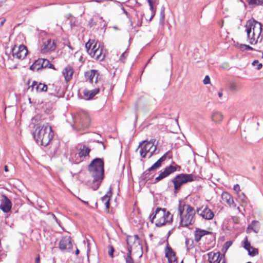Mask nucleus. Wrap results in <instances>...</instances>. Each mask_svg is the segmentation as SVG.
Masks as SVG:
<instances>
[{"mask_svg":"<svg viewBox=\"0 0 263 263\" xmlns=\"http://www.w3.org/2000/svg\"><path fill=\"white\" fill-rule=\"evenodd\" d=\"M177 209L178 215L180 217V226L187 227L194 223L196 211L193 207L179 201Z\"/></svg>","mask_w":263,"mask_h":263,"instance_id":"f257e3e1","label":"nucleus"},{"mask_svg":"<svg viewBox=\"0 0 263 263\" xmlns=\"http://www.w3.org/2000/svg\"><path fill=\"white\" fill-rule=\"evenodd\" d=\"M33 138L38 144L46 146L53 137V132L51 126L46 123L42 126H37L32 133Z\"/></svg>","mask_w":263,"mask_h":263,"instance_id":"f03ea898","label":"nucleus"},{"mask_svg":"<svg viewBox=\"0 0 263 263\" xmlns=\"http://www.w3.org/2000/svg\"><path fill=\"white\" fill-rule=\"evenodd\" d=\"M173 216L165 208L158 207L155 213L149 216L152 223L154 222V219H156L155 225L157 227H161L166 223H171L173 221Z\"/></svg>","mask_w":263,"mask_h":263,"instance_id":"7ed1b4c3","label":"nucleus"},{"mask_svg":"<svg viewBox=\"0 0 263 263\" xmlns=\"http://www.w3.org/2000/svg\"><path fill=\"white\" fill-rule=\"evenodd\" d=\"M194 180V176L192 174L182 173L176 175L171 180L174 185V193H178L183 185Z\"/></svg>","mask_w":263,"mask_h":263,"instance_id":"20e7f679","label":"nucleus"},{"mask_svg":"<svg viewBox=\"0 0 263 263\" xmlns=\"http://www.w3.org/2000/svg\"><path fill=\"white\" fill-rule=\"evenodd\" d=\"M88 172L92 177L89 185L93 190L99 189V158L93 159L88 166Z\"/></svg>","mask_w":263,"mask_h":263,"instance_id":"39448f33","label":"nucleus"},{"mask_svg":"<svg viewBox=\"0 0 263 263\" xmlns=\"http://www.w3.org/2000/svg\"><path fill=\"white\" fill-rule=\"evenodd\" d=\"M139 148H140V154L141 157L145 158L146 155L148 153H151L149 155L150 157L153 155V153L156 150V146H154V143L151 141L144 140L140 143L136 151Z\"/></svg>","mask_w":263,"mask_h":263,"instance_id":"423d86ee","label":"nucleus"},{"mask_svg":"<svg viewBox=\"0 0 263 263\" xmlns=\"http://www.w3.org/2000/svg\"><path fill=\"white\" fill-rule=\"evenodd\" d=\"M245 27L247 35L249 36H250V34L252 33V32H253V34H261L262 25L260 23L253 18L249 20L247 22Z\"/></svg>","mask_w":263,"mask_h":263,"instance_id":"0eeeda50","label":"nucleus"},{"mask_svg":"<svg viewBox=\"0 0 263 263\" xmlns=\"http://www.w3.org/2000/svg\"><path fill=\"white\" fill-rule=\"evenodd\" d=\"M172 164H174V165H170L169 166L166 167L164 171L155 178L154 183L158 182L162 179L167 177L171 174L174 173V172L176 171H179L180 170V166L177 165L174 161L172 162Z\"/></svg>","mask_w":263,"mask_h":263,"instance_id":"6e6552de","label":"nucleus"},{"mask_svg":"<svg viewBox=\"0 0 263 263\" xmlns=\"http://www.w3.org/2000/svg\"><path fill=\"white\" fill-rule=\"evenodd\" d=\"M144 13L142 11L133 9L131 12L130 18V25L133 28L140 27L142 24V18Z\"/></svg>","mask_w":263,"mask_h":263,"instance_id":"1a4fd4ad","label":"nucleus"},{"mask_svg":"<svg viewBox=\"0 0 263 263\" xmlns=\"http://www.w3.org/2000/svg\"><path fill=\"white\" fill-rule=\"evenodd\" d=\"M76 123L82 126V128H87L89 126L90 122V117L88 113L84 110L80 111L77 113L75 118Z\"/></svg>","mask_w":263,"mask_h":263,"instance_id":"9d476101","label":"nucleus"},{"mask_svg":"<svg viewBox=\"0 0 263 263\" xmlns=\"http://www.w3.org/2000/svg\"><path fill=\"white\" fill-rule=\"evenodd\" d=\"M126 242L127 245V251H129V249L130 248V251H132V246L134 245H136V246H139V248H140L141 250V253L140 255V257H141L142 255V246L141 243V240L139 237L138 235H134L133 236L128 235L126 237Z\"/></svg>","mask_w":263,"mask_h":263,"instance_id":"9b49d317","label":"nucleus"},{"mask_svg":"<svg viewBox=\"0 0 263 263\" xmlns=\"http://www.w3.org/2000/svg\"><path fill=\"white\" fill-rule=\"evenodd\" d=\"M59 249L63 252H69L72 249V244L69 236L62 238L59 242Z\"/></svg>","mask_w":263,"mask_h":263,"instance_id":"f8f14e48","label":"nucleus"},{"mask_svg":"<svg viewBox=\"0 0 263 263\" xmlns=\"http://www.w3.org/2000/svg\"><path fill=\"white\" fill-rule=\"evenodd\" d=\"M196 212L198 214L200 215L203 218L206 220L213 219L214 216L213 212L209 209L208 206H202L197 209Z\"/></svg>","mask_w":263,"mask_h":263,"instance_id":"ddd939ff","label":"nucleus"},{"mask_svg":"<svg viewBox=\"0 0 263 263\" xmlns=\"http://www.w3.org/2000/svg\"><path fill=\"white\" fill-rule=\"evenodd\" d=\"M85 47L87 49L88 53L92 57H95L96 60L99 59V54H97V52L99 49V46H97V43H94V41L89 40L85 44Z\"/></svg>","mask_w":263,"mask_h":263,"instance_id":"4468645a","label":"nucleus"},{"mask_svg":"<svg viewBox=\"0 0 263 263\" xmlns=\"http://www.w3.org/2000/svg\"><path fill=\"white\" fill-rule=\"evenodd\" d=\"M12 52L14 58L18 59H23L26 56L28 50L25 46L21 45L17 48H14Z\"/></svg>","mask_w":263,"mask_h":263,"instance_id":"2eb2a0df","label":"nucleus"},{"mask_svg":"<svg viewBox=\"0 0 263 263\" xmlns=\"http://www.w3.org/2000/svg\"><path fill=\"white\" fill-rule=\"evenodd\" d=\"M210 263H225L224 255L219 252H209L208 254Z\"/></svg>","mask_w":263,"mask_h":263,"instance_id":"dca6fc26","label":"nucleus"},{"mask_svg":"<svg viewBox=\"0 0 263 263\" xmlns=\"http://www.w3.org/2000/svg\"><path fill=\"white\" fill-rule=\"evenodd\" d=\"M56 48V45L53 40L48 39L43 42L41 48L42 53L50 52L54 51Z\"/></svg>","mask_w":263,"mask_h":263,"instance_id":"f3484780","label":"nucleus"},{"mask_svg":"<svg viewBox=\"0 0 263 263\" xmlns=\"http://www.w3.org/2000/svg\"><path fill=\"white\" fill-rule=\"evenodd\" d=\"M112 187L110 186L108 191L106 193V194L103 196L101 200L102 202L104 203L105 205V212L107 213H109L110 212V198L112 197Z\"/></svg>","mask_w":263,"mask_h":263,"instance_id":"a211bd4d","label":"nucleus"},{"mask_svg":"<svg viewBox=\"0 0 263 263\" xmlns=\"http://www.w3.org/2000/svg\"><path fill=\"white\" fill-rule=\"evenodd\" d=\"M12 207V203L10 199L5 195H2L0 204V209L5 213L9 212Z\"/></svg>","mask_w":263,"mask_h":263,"instance_id":"6ab92c4d","label":"nucleus"},{"mask_svg":"<svg viewBox=\"0 0 263 263\" xmlns=\"http://www.w3.org/2000/svg\"><path fill=\"white\" fill-rule=\"evenodd\" d=\"M165 257L167 258L169 263H178L176 253L172 248L168 246V244L165 248Z\"/></svg>","mask_w":263,"mask_h":263,"instance_id":"aec40b11","label":"nucleus"},{"mask_svg":"<svg viewBox=\"0 0 263 263\" xmlns=\"http://www.w3.org/2000/svg\"><path fill=\"white\" fill-rule=\"evenodd\" d=\"M62 84V81H57L54 82L53 84H49L48 85V89L50 93L53 96H56L58 94L61 89V86Z\"/></svg>","mask_w":263,"mask_h":263,"instance_id":"412c9836","label":"nucleus"},{"mask_svg":"<svg viewBox=\"0 0 263 263\" xmlns=\"http://www.w3.org/2000/svg\"><path fill=\"white\" fill-rule=\"evenodd\" d=\"M74 70L70 65H67L62 70V75L66 82H69L72 78Z\"/></svg>","mask_w":263,"mask_h":263,"instance_id":"4be33fe9","label":"nucleus"},{"mask_svg":"<svg viewBox=\"0 0 263 263\" xmlns=\"http://www.w3.org/2000/svg\"><path fill=\"white\" fill-rule=\"evenodd\" d=\"M31 88V90L32 91L34 89L37 92H41L46 91L48 90V86L46 84L39 83L36 81H33L32 84L29 87V89Z\"/></svg>","mask_w":263,"mask_h":263,"instance_id":"5701e85b","label":"nucleus"},{"mask_svg":"<svg viewBox=\"0 0 263 263\" xmlns=\"http://www.w3.org/2000/svg\"><path fill=\"white\" fill-rule=\"evenodd\" d=\"M78 150V156L82 160L88 156L90 152V149L87 146L84 144L79 145Z\"/></svg>","mask_w":263,"mask_h":263,"instance_id":"b1692460","label":"nucleus"},{"mask_svg":"<svg viewBox=\"0 0 263 263\" xmlns=\"http://www.w3.org/2000/svg\"><path fill=\"white\" fill-rule=\"evenodd\" d=\"M222 200L226 202L230 206L235 208L236 204L235 203L232 196L227 192H223L221 194Z\"/></svg>","mask_w":263,"mask_h":263,"instance_id":"393cba45","label":"nucleus"},{"mask_svg":"<svg viewBox=\"0 0 263 263\" xmlns=\"http://www.w3.org/2000/svg\"><path fill=\"white\" fill-rule=\"evenodd\" d=\"M99 93V88L89 90L86 88L84 89L83 93L84 99L86 100H92L93 97Z\"/></svg>","mask_w":263,"mask_h":263,"instance_id":"a878e982","label":"nucleus"},{"mask_svg":"<svg viewBox=\"0 0 263 263\" xmlns=\"http://www.w3.org/2000/svg\"><path fill=\"white\" fill-rule=\"evenodd\" d=\"M156 169H157V168L153 167V165L151 167L143 173L140 177L141 179L146 181L151 180L154 176V175L152 174L151 172L154 171Z\"/></svg>","mask_w":263,"mask_h":263,"instance_id":"bb28decb","label":"nucleus"},{"mask_svg":"<svg viewBox=\"0 0 263 263\" xmlns=\"http://www.w3.org/2000/svg\"><path fill=\"white\" fill-rule=\"evenodd\" d=\"M210 233V232L209 231L201 230L200 229H196L194 233L195 240L196 242H199L200 240L202 237Z\"/></svg>","mask_w":263,"mask_h":263,"instance_id":"cd10ccee","label":"nucleus"},{"mask_svg":"<svg viewBox=\"0 0 263 263\" xmlns=\"http://www.w3.org/2000/svg\"><path fill=\"white\" fill-rule=\"evenodd\" d=\"M259 229L260 226L259 222L256 220H253L251 224L248 226L247 231L248 233L249 230H251L255 233H257L259 231Z\"/></svg>","mask_w":263,"mask_h":263,"instance_id":"c85d7f7f","label":"nucleus"},{"mask_svg":"<svg viewBox=\"0 0 263 263\" xmlns=\"http://www.w3.org/2000/svg\"><path fill=\"white\" fill-rule=\"evenodd\" d=\"M211 119L215 123H219L223 120V115L220 112L215 111L212 114Z\"/></svg>","mask_w":263,"mask_h":263,"instance_id":"c756f323","label":"nucleus"},{"mask_svg":"<svg viewBox=\"0 0 263 263\" xmlns=\"http://www.w3.org/2000/svg\"><path fill=\"white\" fill-rule=\"evenodd\" d=\"M43 68V65L42 64L41 59H39L36 60L30 66V69L33 71L39 70Z\"/></svg>","mask_w":263,"mask_h":263,"instance_id":"7c9ffc66","label":"nucleus"},{"mask_svg":"<svg viewBox=\"0 0 263 263\" xmlns=\"http://www.w3.org/2000/svg\"><path fill=\"white\" fill-rule=\"evenodd\" d=\"M97 72V70H93V69L85 72V79L87 80H89V82L92 83V80H93L94 77L95 76Z\"/></svg>","mask_w":263,"mask_h":263,"instance_id":"2f4dec72","label":"nucleus"},{"mask_svg":"<svg viewBox=\"0 0 263 263\" xmlns=\"http://www.w3.org/2000/svg\"><path fill=\"white\" fill-rule=\"evenodd\" d=\"M104 163L103 159L100 158V184L104 179Z\"/></svg>","mask_w":263,"mask_h":263,"instance_id":"473e14b6","label":"nucleus"},{"mask_svg":"<svg viewBox=\"0 0 263 263\" xmlns=\"http://www.w3.org/2000/svg\"><path fill=\"white\" fill-rule=\"evenodd\" d=\"M260 35V34H253V32H252V33L250 34V36L247 35L249 43L251 44H255L257 42L256 39L259 37Z\"/></svg>","mask_w":263,"mask_h":263,"instance_id":"72a5a7b5","label":"nucleus"},{"mask_svg":"<svg viewBox=\"0 0 263 263\" xmlns=\"http://www.w3.org/2000/svg\"><path fill=\"white\" fill-rule=\"evenodd\" d=\"M100 61H102L108 54V52L104 48V47L103 46H101L100 44Z\"/></svg>","mask_w":263,"mask_h":263,"instance_id":"f704fd0d","label":"nucleus"},{"mask_svg":"<svg viewBox=\"0 0 263 263\" xmlns=\"http://www.w3.org/2000/svg\"><path fill=\"white\" fill-rule=\"evenodd\" d=\"M166 159L167 158L163 155L153 164V167L159 168L161 166L162 163L166 160Z\"/></svg>","mask_w":263,"mask_h":263,"instance_id":"c9c22d12","label":"nucleus"},{"mask_svg":"<svg viewBox=\"0 0 263 263\" xmlns=\"http://www.w3.org/2000/svg\"><path fill=\"white\" fill-rule=\"evenodd\" d=\"M164 18H165V8L163 6L160 11V18H159V24L161 25H163L164 23Z\"/></svg>","mask_w":263,"mask_h":263,"instance_id":"e433bc0d","label":"nucleus"},{"mask_svg":"<svg viewBox=\"0 0 263 263\" xmlns=\"http://www.w3.org/2000/svg\"><path fill=\"white\" fill-rule=\"evenodd\" d=\"M185 243L186 250L187 251H189L191 249L193 248L194 241L192 239L186 238Z\"/></svg>","mask_w":263,"mask_h":263,"instance_id":"4c0bfd02","label":"nucleus"},{"mask_svg":"<svg viewBox=\"0 0 263 263\" xmlns=\"http://www.w3.org/2000/svg\"><path fill=\"white\" fill-rule=\"evenodd\" d=\"M250 5H262L263 0H247Z\"/></svg>","mask_w":263,"mask_h":263,"instance_id":"58836bf2","label":"nucleus"},{"mask_svg":"<svg viewBox=\"0 0 263 263\" xmlns=\"http://www.w3.org/2000/svg\"><path fill=\"white\" fill-rule=\"evenodd\" d=\"M125 261L126 263H134V259L132 257V251H130V248L125 257Z\"/></svg>","mask_w":263,"mask_h":263,"instance_id":"ea45409f","label":"nucleus"},{"mask_svg":"<svg viewBox=\"0 0 263 263\" xmlns=\"http://www.w3.org/2000/svg\"><path fill=\"white\" fill-rule=\"evenodd\" d=\"M148 5L149 6L150 10L152 12L151 16L149 19V21H150L152 20V19L155 16L156 12V9L154 8V4H152L151 1L149 2V4H148Z\"/></svg>","mask_w":263,"mask_h":263,"instance_id":"a19ab883","label":"nucleus"},{"mask_svg":"<svg viewBox=\"0 0 263 263\" xmlns=\"http://www.w3.org/2000/svg\"><path fill=\"white\" fill-rule=\"evenodd\" d=\"M258 250L252 247L250 250H248V254L251 256H254L258 254Z\"/></svg>","mask_w":263,"mask_h":263,"instance_id":"79ce46f5","label":"nucleus"},{"mask_svg":"<svg viewBox=\"0 0 263 263\" xmlns=\"http://www.w3.org/2000/svg\"><path fill=\"white\" fill-rule=\"evenodd\" d=\"M243 247L248 251V250H250L251 248H252L250 243L248 241V238L247 237L245 238V240H244Z\"/></svg>","mask_w":263,"mask_h":263,"instance_id":"37998d69","label":"nucleus"},{"mask_svg":"<svg viewBox=\"0 0 263 263\" xmlns=\"http://www.w3.org/2000/svg\"><path fill=\"white\" fill-rule=\"evenodd\" d=\"M108 254L109 255V256L111 257V258H113L114 257V252L115 251V249H114V248L113 247V246H111V245H109L108 246Z\"/></svg>","mask_w":263,"mask_h":263,"instance_id":"c03bdc74","label":"nucleus"},{"mask_svg":"<svg viewBox=\"0 0 263 263\" xmlns=\"http://www.w3.org/2000/svg\"><path fill=\"white\" fill-rule=\"evenodd\" d=\"M252 64L254 66H257L256 69L257 70H260L262 67V64L261 63H259L258 60H254L252 62Z\"/></svg>","mask_w":263,"mask_h":263,"instance_id":"a18cd8bd","label":"nucleus"},{"mask_svg":"<svg viewBox=\"0 0 263 263\" xmlns=\"http://www.w3.org/2000/svg\"><path fill=\"white\" fill-rule=\"evenodd\" d=\"M41 60L42 64L43 65V68H48L49 65L50 64L49 61L45 59H41Z\"/></svg>","mask_w":263,"mask_h":263,"instance_id":"49530a36","label":"nucleus"},{"mask_svg":"<svg viewBox=\"0 0 263 263\" xmlns=\"http://www.w3.org/2000/svg\"><path fill=\"white\" fill-rule=\"evenodd\" d=\"M240 49L242 50H253V48L250 46L249 45H240Z\"/></svg>","mask_w":263,"mask_h":263,"instance_id":"de8ad7c7","label":"nucleus"},{"mask_svg":"<svg viewBox=\"0 0 263 263\" xmlns=\"http://www.w3.org/2000/svg\"><path fill=\"white\" fill-rule=\"evenodd\" d=\"M229 88L231 91H236L237 90V85L235 83H231Z\"/></svg>","mask_w":263,"mask_h":263,"instance_id":"09e8293b","label":"nucleus"},{"mask_svg":"<svg viewBox=\"0 0 263 263\" xmlns=\"http://www.w3.org/2000/svg\"><path fill=\"white\" fill-rule=\"evenodd\" d=\"M167 159H170L172 158V152L170 151H167L163 155Z\"/></svg>","mask_w":263,"mask_h":263,"instance_id":"8fccbe9b","label":"nucleus"},{"mask_svg":"<svg viewBox=\"0 0 263 263\" xmlns=\"http://www.w3.org/2000/svg\"><path fill=\"white\" fill-rule=\"evenodd\" d=\"M232 242L231 241H228L224 243L223 245V248L226 250L232 245Z\"/></svg>","mask_w":263,"mask_h":263,"instance_id":"3c124183","label":"nucleus"},{"mask_svg":"<svg viewBox=\"0 0 263 263\" xmlns=\"http://www.w3.org/2000/svg\"><path fill=\"white\" fill-rule=\"evenodd\" d=\"M204 84H209L210 83V78L209 76H206L203 81Z\"/></svg>","mask_w":263,"mask_h":263,"instance_id":"603ef678","label":"nucleus"},{"mask_svg":"<svg viewBox=\"0 0 263 263\" xmlns=\"http://www.w3.org/2000/svg\"><path fill=\"white\" fill-rule=\"evenodd\" d=\"M233 190L236 192H239L240 191V186L238 184H235L234 186Z\"/></svg>","mask_w":263,"mask_h":263,"instance_id":"864d4df0","label":"nucleus"},{"mask_svg":"<svg viewBox=\"0 0 263 263\" xmlns=\"http://www.w3.org/2000/svg\"><path fill=\"white\" fill-rule=\"evenodd\" d=\"M122 10H123V13L126 15V16L128 18H130V14H129L123 7L122 8Z\"/></svg>","mask_w":263,"mask_h":263,"instance_id":"5fc2aeb1","label":"nucleus"},{"mask_svg":"<svg viewBox=\"0 0 263 263\" xmlns=\"http://www.w3.org/2000/svg\"><path fill=\"white\" fill-rule=\"evenodd\" d=\"M101 145L103 149L104 150L107 146V145L102 141H100V146Z\"/></svg>","mask_w":263,"mask_h":263,"instance_id":"6e6d98bb","label":"nucleus"},{"mask_svg":"<svg viewBox=\"0 0 263 263\" xmlns=\"http://www.w3.org/2000/svg\"><path fill=\"white\" fill-rule=\"evenodd\" d=\"M52 216L53 217V219L57 221V223H59V221L58 218L56 217L55 215L53 213L51 214Z\"/></svg>","mask_w":263,"mask_h":263,"instance_id":"4d7b16f0","label":"nucleus"},{"mask_svg":"<svg viewBox=\"0 0 263 263\" xmlns=\"http://www.w3.org/2000/svg\"><path fill=\"white\" fill-rule=\"evenodd\" d=\"M40 256L39 255L35 259V263H40Z\"/></svg>","mask_w":263,"mask_h":263,"instance_id":"13d9d810","label":"nucleus"},{"mask_svg":"<svg viewBox=\"0 0 263 263\" xmlns=\"http://www.w3.org/2000/svg\"><path fill=\"white\" fill-rule=\"evenodd\" d=\"M48 68L55 69L54 65L51 64L50 63V64L49 65V66Z\"/></svg>","mask_w":263,"mask_h":263,"instance_id":"bf43d9fd","label":"nucleus"},{"mask_svg":"<svg viewBox=\"0 0 263 263\" xmlns=\"http://www.w3.org/2000/svg\"><path fill=\"white\" fill-rule=\"evenodd\" d=\"M148 4H149V2H151V3L154 4L156 3L157 0H147Z\"/></svg>","mask_w":263,"mask_h":263,"instance_id":"052dcab7","label":"nucleus"},{"mask_svg":"<svg viewBox=\"0 0 263 263\" xmlns=\"http://www.w3.org/2000/svg\"><path fill=\"white\" fill-rule=\"evenodd\" d=\"M174 229H172V230H170L168 232V237H169V236L171 235V234L172 233L173 230H174Z\"/></svg>","mask_w":263,"mask_h":263,"instance_id":"680f3d73","label":"nucleus"},{"mask_svg":"<svg viewBox=\"0 0 263 263\" xmlns=\"http://www.w3.org/2000/svg\"><path fill=\"white\" fill-rule=\"evenodd\" d=\"M5 22V20H3L1 21V22H0V27H2L4 25Z\"/></svg>","mask_w":263,"mask_h":263,"instance_id":"e2e57ef3","label":"nucleus"},{"mask_svg":"<svg viewBox=\"0 0 263 263\" xmlns=\"http://www.w3.org/2000/svg\"><path fill=\"white\" fill-rule=\"evenodd\" d=\"M218 95L219 98H221L222 96V92L221 91H219L218 92Z\"/></svg>","mask_w":263,"mask_h":263,"instance_id":"0e129e2a","label":"nucleus"},{"mask_svg":"<svg viewBox=\"0 0 263 263\" xmlns=\"http://www.w3.org/2000/svg\"><path fill=\"white\" fill-rule=\"evenodd\" d=\"M5 171L6 172H8V166L7 165L5 166Z\"/></svg>","mask_w":263,"mask_h":263,"instance_id":"69168bd1","label":"nucleus"},{"mask_svg":"<svg viewBox=\"0 0 263 263\" xmlns=\"http://www.w3.org/2000/svg\"><path fill=\"white\" fill-rule=\"evenodd\" d=\"M79 250L77 249L76 250V254L77 255H78V254H79Z\"/></svg>","mask_w":263,"mask_h":263,"instance_id":"338daca9","label":"nucleus"},{"mask_svg":"<svg viewBox=\"0 0 263 263\" xmlns=\"http://www.w3.org/2000/svg\"><path fill=\"white\" fill-rule=\"evenodd\" d=\"M95 208H97V207H98V202H97V201H96V202L95 203Z\"/></svg>","mask_w":263,"mask_h":263,"instance_id":"774afa93","label":"nucleus"}]
</instances>
